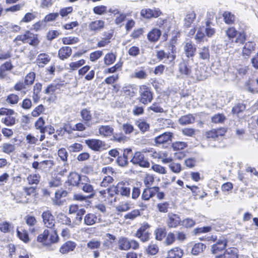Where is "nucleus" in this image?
Returning <instances> with one entry per match:
<instances>
[{
  "mask_svg": "<svg viewBox=\"0 0 258 258\" xmlns=\"http://www.w3.org/2000/svg\"><path fill=\"white\" fill-rule=\"evenodd\" d=\"M59 239V236L56 230H54L51 234H49V230L45 229L42 233L39 234L37 236V241L41 243L43 245L47 246L58 242Z\"/></svg>",
  "mask_w": 258,
  "mask_h": 258,
  "instance_id": "obj_1",
  "label": "nucleus"
},
{
  "mask_svg": "<svg viewBox=\"0 0 258 258\" xmlns=\"http://www.w3.org/2000/svg\"><path fill=\"white\" fill-rule=\"evenodd\" d=\"M131 162L133 164L138 165L142 167L148 168L150 167L149 162L145 158L144 154L140 151L134 153Z\"/></svg>",
  "mask_w": 258,
  "mask_h": 258,
  "instance_id": "obj_2",
  "label": "nucleus"
},
{
  "mask_svg": "<svg viewBox=\"0 0 258 258\" xmlns=\"http://www.w3.org/2000/svg\"><path fill=\"white\" fill-rule=\"evenodd\" d=\"M84 192L89 194V198L92 197L95 194L93 186L91 184L89 178L86 176H82L81 184L79 186Z\"/></svg>",
  "mask_w": 258,
  "mask_h": 258,
  "instance_id": "obj_3",
  "label": "nucleus"
},
{
  "mask_svg": "<svg viewBox=\"0 0 258 258\" xmlns=\"http://www.w3.org/2000/svg\"><path fill=\"white\" fill-rule=\"evenodd\" d=\"M139 92L140 94V101L146 104L151 102L153 97L150 89L146 85L140 87Z\"/></svg>",
  "mask_w": 258,
  "mask_h": 258,
  "instance_id": "obj_4",
  "label": "nucleus"
},
{
  "mask_svg": "<svg viewBox=\"0 0 258 258\" xmlns=\"http://www.w3.org/2000/svg\"><path fill=\"white\" fill-rule=\"evenodd\" d=\"M179 70L182 78H196V79L198 80H202L205 79L204 77L201 76H198V75H196V76H194L191 75L190 67L185 62H183L180 64Z\"/></svg>",
  "mask_w": 258,
  "mask_h": 258,
  "instance_id": "obj_5",
  "label": "nucleus"
},
{
  "mask_svg": "<svg viewBox=\"0 0 258 258\" xmlns=\"http://www.w3.org/2000/svg\"><path fill=\"white\" fill-rule=\"evenodd\" d=\"M43 223L48 228H53L55 225V219L54 216L49 210L44 211L42 214Z\"/></svg>",
  "mask_w": 258,
  "mask_h": 258,
  "instance_id": "obj_6",
  "label": "nucleus"
},
{
  "mask_svg": "<svg viewBox=\"0 0 258 258\" xmlns=\"http://www.w3.org/2000/svg\"><path fill=\"white\" fill-rule=\"evenodd\" d=\"M85 143L89 148L95 151H100L105 146L104 142L98 139L86 140Z\"/></svg>",
  "mask_w": 258,
  "mask_h": 258,
  "instance_id": "obj_7",
  "label": "nucleus"
},
{
  "mask_svg": "<svg viewBox=\"0 0 258 258\" xmlns=\"http://www.w3.org/2000/svg\"><path fill=\"white\" fill-rule=\"evenodd\" d=\"M116 186V190H117V195L121 196L129 197L131 194V188L130 185L127 183L120 182L117 184Z\"/></svg>",
  "mask_w": 258,
  "mask_h": 258,
  "instance_id": "obj_8",
  "label": "nucleus"
},
{
  "mask_svg": "<svg viewBox=\"0 0 258 258\" xmlns=\"http://www.w3.org/2000/svg\"><path fill=\"white\" fill-rule=\"evenodd\" d=\"M167 217L166 223L169 228H175L181 224V220L178 215L168 213Z\"/></svg>",
  "mask_w": 258,
  "mask_h": 258,
  "instance_id": "obj_9",
  "label": "nucleus"
},
{
  "mask_svg": "<svg viewBox=\"0 0 258 258\" xmlns=\"http://www.w3.org/2000/svg\"><path fill=\"white\" fill-rule=\"evenodd\" d=\"M29 87L24 82L19 81L17 82L13 87L15 91L19 92L22 96H25L30 90Z\"/></svg>",
  "mask_w": 258,
  "mask_h": 258,
  "instance_id": "obj_10",
  "label": "nucleus"
},
{
  "mask_svg": "<svg viewBox=\"0 0 258 258\" xmlns=\"http://www.w3.org/2000/svg\"><path fill=\"white\" fill-rule=\"evenodd\" d=\"M227 243V240L224 238H222L213 244L211 247L212 252L214 254L218 253L219 251H222L225 249Z\"/></svg>",
  "mask_w": 258,
  "mask_h": 258,
  "instance_id": "obj_11",
  "label": "nucleus"
},
{
  "mask_svg": "<svg viewBox=\"0 0 258 258\" xmlns=\"http://www.w3.org/2000/svg\"><path fill=\"white\" fill-rule=\"evenodd\" d=\"M77 244L72 241H67L59 248V252L62 254H67L74 250Z\"/></svg>",
  "mask_w": 258,
  "mask_h": 258,
  "instance_id": "obj_12",
  "label": "nucleus"
},
{
  "mask_svg": "<svg viewBox=\"0 0 258 258\" xmlns=\"http://www.w3.org/2000/svg\"><path fill=\"white\" fill-rule=\"evenodd\" d=\"M183 254V249L179 247H175L167 251L165 258H181Z\"/></svg>",
  "mask_w": 258,
  "mask_h": 258,
  "instance_id": "obj_13",
  "label": "nucleus"
},
{
  "mask_svg": "<svg viewBox=\"0 0 258 258\" xmlns=\"http://www.w3.org/2000/svg\"><path fill=\"white\" fill-rule=\"evenodd\" d=\"M102 245L105 249H112L114 246L116 237L110 233H106Z\"/></svg>",
  "mask_w": 258,
  "mask_h": 258,
  "instance_id": "obj_14",
  "label": "nucleus"
},
{
  "mask_svg": "<svg viewBox=\"0 0 258 258\" xmlns=\"http://www.w3.org/2000/svg\"><path fill=\"white\" fill-rule=\"evenodd\" d=\"M82 176L76 172H72L68 176V182L73 186L79 187L81 184Z\"/></svg>",
  "mask_w": 258,
  "mask_h": 258,
  "instance_id": "obj_15",
  "label": "nucleus"
},
{
  "mask_svg": "<svg viewBox=\"0 0 258 258\" xmlns=\"http://www.w3.org/2000/svg\"><path fill=\"white\" fill-rule=\"evenodd\" d=\"M155 186L149 187H147L145 188L141 195V198L142 200L145 201H148L151 198L156 195L157 192Z\"/></svg>",
  "mask_w": 258,
  "mask_h": 258,
  "instance_id": "obj_16",
  "label": "nucleus"
},
{
  "mask_svg": "<svg viewBox=\"0 0 258 258\" xmlns=\"http://www.w3.org/2000/svg\"><path fill=\"white\" fill-rule=\"evenodd\" d=\"M50 56L45 53H42L38 55L36 61L39 68H43L50 60Z\"/></svg>",
  "mask_w": 258,
  "mask_h": 258,
  "instance_id": "obj_17",
  "label": "nucleus"
},
{
  "mask_svg": "<svg viewBox=\"0 0 258 258\" xmlns=\"http://www.w3.org/2000/svg\"><path fill=\"white\" fill-rule=\"evenodd\" d=\"M112 36L113 32L112 31L105 32L103 34V37L98 42L97 46L98 47L106 46L110 42V39Z\"/></svg>",
  "mask_w": 258,
  "mask_h": 258,
  "instance_id": "obj_18",
  "label": "nucleus"
},
{
  "mask_svg": "<svg viewBox=\"0 0 258 258\" xmlns=\"http://www.w3.org/2000/svg\"><path fill=\"white\" fill-rule=\"evenodd\" d=\"M116 186H113L107 188V190H103L99 191V193L100 194V196L102 197V198H104V200H106L105 198L107 197V198L109 200L110 198H113L114 196L117 195V190H116Z\"/></svg>",
  "mask_w": 258,
  "mask_h": 258,
  "instance_id": "obj_19",
  "label": "nucleus"
},
{
  "mask_svg": "<svg viewBox=\"0 0 258 258\" xmlns=\"http://www.w3.org/2000/svg\"><path fill=\"white\" fill-rule=\"evenodd\" d=\"M114 129L109 125H101L99 127V135L104 137L111 136L113 133Z\"/></svg>",
  "mask_w": 258,
  "mask_h": 258,
  "instance_id": "obj_20",
  "label": "nucleus"
},
{
  "mask_svg": "<svg viewBox=\"0 0 258 258\" xmlns=\"http://www.w3.org/2000/svg\"><path fill=\"white\" fill-rule=\"evenodd\" d=\"M172 137L170 133H164L154 139V142L156 144H164L171 140Z\"/></svg>",
  "mask_w": 258,
  "mask_h": 258,
  "instance_id": "obj_21",
  "label": "nucleus"
},
{
  "mask_svg": "<svg viewBox=\"0 0 258 258\" xmlns=\"http://www.w3.org/2000/svg\"><path fill=\"white\" fill-rule=\"evenodd\" d=\"M162 14V12L158 9H145L141 11V16H160Z\"/></svg>",
  "mask_w": 258,
  "mask_h": 258,
  "instance_id": "obj_22",
  "label": "nucleus"
},
{
  "mask_svg": "<svg viewBox=\"0 0 258 258\" xmlns=\"http://www.w3.org/2000/svg\"><path fill=\"white\" fill-rule=\"evenodd\" d=\"M72 53V48L69 46L60 48L58 51V56L60 59L64 60L69 57Z\"/></svg>",
  "mask_w": 258,
  "mask_h": 258,
  "instance_id": "obj_23",
  "label": "nucleus"
},
{
  "mask_svg": "<svg viewBox=\"0 0 258 258\" xmlns=\"http://www.w3.org/2000/svg\"><path fill=\"white\" fill-rule=\"evenodd\" d=\"M132 152L131 149H126L124 150L122 156H119L117 159V163L120 166H125L128 163L127 155Z\"/></svg>",
  "mask_w": 258,
  "mask_h": 258,
  "instance_id": "obj_24",
  "label": "nucleus"
},
{
  "mask_svg": "<svg viewBox=\"0 0 258 258\" xmlns=\"http://www.w3.org/2000/svg\"><path fill=\"white\" fill-rule=\"evenodd\" d=\"M67 195V192L64 190H58L55 192V197L52 199L53 203L55 205H61L62 204L61 201L60 199L62 197H65Z\"/></svg>",
  "mask_w": 258,
  "mask_h": 258,
  "instance_id": "obj_25",
  "label": "nucleus"
},
{
  "mask_svg": "<svg viewBox=\"0 0 258 258\" xmlns=\"http://www.w3.org/2000/svg\"><path fill=\"white\" fill-rule=\"evenodd\" d=\"M129 240L124 237H120L117 241L118 248L121 250H127L130 249Z\"/></svg>",
  "mask_w": 258,
  "mask_h": 258,
  "instance_id": "obj_26",
  "label": "nucleus"
},
{
  "mask_svg": "<svg viewBox=\"0 0 258 258\" xmlns=\"http://www.w3.org/2000/svg\"><path fill=\"white\" fill-rule=\"evenodd\" d=\"M57 220L59 223L73 228L71 219L65 214L62 213H59L57 216Z\"/></svg>",
  "mask_w": 258,
  "mask_h": 258,
  "instance_id": "obj_27",
  "label": "nucleus"
},
{
  "mask_svg": "<svg viewBox=\"0 0 258 258\" xmlns=\"http://www.w3.org/2000/svg\"><path fill=\"white\" fill-rule=\"evenodd\" d=\"M104 26V22L101 20H97L91 22L89 24V29L93 31H98L102 29Z\"/></svg>",
  "mask_w": 258,
  "mask_h": 258,
  "instance_id": "obj_28",
  "label": "nucleus"
},
{
  "mask_svg": "<svg viewBox=\"0 0 258 258\" xmlns=\"http://www.w3.org/2000/svg\"><path fill=\"white\" fill-rule=\"evenodd\" d=\"M184 49L187 57L194 56L196 50V48L190 41L186 42Z\"/></svg>",
  "mask_w": 258,
  "mask_h": 258,
  "instance_id": "obj_29",
  "label": "nucleus"
},
{
  "mask_svg": "<svg viewBox=\"0 0 258 258\" xmlns=\"http://www.w3.org/2000/svg\"><path fill=\"white\" fill-rule=\"evenodd\" d=\"M161 34L160 30L156 28L153 29L148 34V40L151 42L157 41L159 39Z\"/></svg>",
  "mask_w": 258,
  "mask_h": 258,
  "instance_id": "obj_30",
  "label": "nucleus"
},
{
  "mask_svg": "<svg viewBox=\"0 0 258 258\" xmlns=\"http://www.w3.org/2000/svg\"><path fill=\"white\" fill-rule=\"evenodd\" d=\"M195 120V117L192 114H189L180 117L178 122L181 125H186L194 123Z\"/></svg>",
  "mask_w": 258,
  "mask_h": 258,
  "instance_id": "obj_31",
  "label": "nucleus"
},
{
  "mask_svg": "<svg viewBox=\"0 0 258 258\" xmlns=\"http://www.w3.org/2000/svg\"><path fill=\"white\" fill-rule=\"evenodd\" d=\"M247 90L252 93H258V78L255 80L249 81L246 84Z\"/></svg>",
  "mask_w": 258,
  "mask_h": 258,
  "instance_id": "obj_32",
  "label": "nucleus"
},
{
  "mask_svg": "<svg viewBox=\"0 0 258 258\" xmlns=\"http://www.w3.org/2000/svg\"><path fill=\"white\" fill-rule=\"evenodd\" d=\"M85 62V60L84 59H81L76 61H72L69 63V67L67 69L70 70V72L76 71L81 67L83 66Z\"/></svg>",
  "mask_w": 258,
  "mask_h": 258,
  "instance_id": "obj_33",
  "label": "nucleus"
},
{
  "mask_svg": "<svg viewBox=\"0 0 258 258\" xmlns=\"http://www.w3.org/2000/svg\"><path fill=\"white\" fill-rule=\"evenodd\" d=\"M198 54L200 58L208 60L210 58V50L208 47L204 46L199 48Z\"/></svg>",
  "mask_w": 258,
  "mask_h": 258,
  "instance_id": "obj_34",
  "label": "nucleus"
},
{
  "mask_svg": "<svg viewBox=\"0 0 258 258\" xmlns=\"http://www.w3.org/2000/svg\"><path fill=\"white\" fill-rule=\"evenodd\" d=\"M86 211L84 209H80L79 211L76 213V217L72 222L73 227H75L77 225H79L82 220V216L85 214Z\"/></svg>",
  "mask_w": 258,
  "mask_h": 258,
  "instance_id": "obj_35",
  "label": "nucleus"
},
{
  "mask_svg": "<svg viewBox=\"0 0 258 258\" xmlns=\"http://www.w3.org/2000/svg\"><path fill=\"white\" fill-rule=\"evenodd\" d=\"M238 252L237 248L230 247L225 250L224 254L225 258H238Z\"/></svg>",
  "mask_w": 258,
  "mask_h": 258,
  "instance_id": "obj_36",
  "label": "nucleus"
},
{
  "mask_svg": "<svg viewBox=\"0 0 258 258\" xmlns=\"http://www.w3.org/2000/svg\"><path fill=\"white\" fill-rule=\"evenodd\" d=\"M159 251V247L157 244L151 242L146 249V253L150 255H154Z\"/></svg>",
  "mask_w": 258,
  "mask_h": 258,
  "instance_id": "obj_37",
  "label": "nucleus"
},
{
  "mask_svg": "<svg viewBox=\"0 0 258 258\" xmlns=\"http://www.w3.org/2000/svg\"><path fill=\"white\" fill-rule=\"evenodd\" d=\"M45 121L42 117H39L35 123V126L37 130H39L41 134H44L47 129L46 126H44Z\"/></svg>",
  "mask_w": 258,
  "mask_h": 258,
  "instance_id": "obj_38",
  "label": "nucleus"
},
{
  "mask_svg": "<svg viewBox=\"0 0 258 258\" xmlns=\"http://www.w3.org/2000/svg\"><path fill=\"white\" fill-rule=\"evenodd\" d=\"M20 100V97L18 95L14 93H11L7 96L6 99V101L7 103L11 105H15L19 102Z\"/></svg>",
  "mask_w": 258,
  "mask_h": 258,
  "instance_id": "obj_39",
  "label": "nucleus"
},
{
  "mask_svg": "<svg viewBox=\"0 0 258 258\" xmlns=\"http://www.w3.org/2000/svg\"><path fill=\"white\" fill-rule=\"evenodd\" d=\"M97 220V217L95 215L92 213L87 214L84 217V222L87 225H92Z\"/></svg>",
  "mask_w": 258,
  "mask_h": 258,
  "instance_id": "obj_40",
  "label": "nucleus"
},
{
  "mask_svg": "<svg viewBox=\"0 0 258 258\" xmlns=\"http://www.w3.org/2000/svg\"><path fill=\"white\" fill-rule=\"evenodd\" d=\"M16 119L13 115H7L2 118L1 121L7 126H12L16 123Z\"/></svg>",
  "mask_w": 258,
  "mask_h": 258,
  "instance_id": "obj_41",
  "label": "nucleus"
},
{
  "mask_svg": "<svg viewBox=\"0 0 258 258\" xmlns=\"http://www.w3.org/2000/svg\"><path fill=\"white\" fill-rule=\"evenodd\" d=\"M2 151L7 154H10L14 152L16 149L15 145L9 143H5L3 144Z\"/></svg>",
  "mask_w": 258,
  "mask_h": 258,
  "instance_id": "obj_42",
  "label": "nucleus"
},
{
  "mask_svg": "<svg viewBox=\"0 0 258 258\" xmlns=\"http://www.w3.org/2000/svg\"><path fill=\"white\" fill-rule=\"evenodd\" d=\"M140 215V211L138 209H135L124 215V219L125 220H134Z\"/></svg>",
  "mask_w": 258,
  "mask_h": 258,
  "instance_id": "obj_43",
  "label": "nucleus"
},
{
  "mask_svg": "<svg viewBox=\"0 0 258 258\" xmlns=\"http://www.w3.org/2000/svg\"><path fill=\"white\" fill-rule=\"evenodd\" d=\"M29 33H30L29 31H27L24 34H21V35H18L15 38L14 41L16 43H17V44H18V45H21V42L23 43H27Z\"/></svg>",
  "mask_w": 258,
  "mask_h": 258,
  "instance_id": "obj_44",
  "label": "nucleus"
},
{
  "mask_svg": "<svg viewBox=\"0 0 258 258\" xmlns=\"http://www.w3.org/2000/svg\"><path fill=\"white\" fill-rule=\"evenodd\" d=\"M26 222L28 225L32 227L30 228L29 231L31 233L34 232L36 231V229L33 226H34L37 222L36 218L33 216H27L26 217Z\"/></svg>",
  "mask_w": 258,
  "mask_h": 258,
  "instance_id": "obj_45",
  "label": "nucleus"
},
{
  "mask_svg": "<svg viewBox=\"0 0 258 258\" xmlns=\"http://www.w3.org/2000/svg\"><path fill=\"white\" fill-rule=\"evenodd\" d=\"M27 43L33 46H37L39 43L37 35L30 32Z\"/></svg>",
  "mask_w": 258,
  "mask_h": 258,
  "instance_id": "obj_46",
  "label": "nucleus"
},
{
  "mask_svg": "<svg viewBox=\"0 0 258 258\" xmlns=\"http://www.w3.org/2000/svg\"><path fill=\"white\" fill-rule=\"evenodd\" d=\"M36 75L34 72H31L28 73L24 78V82L30 87L34 83Z\"/></svg>",
  "mask_w": 258,
  "mask_h": 258,
  "instance_id": "obj_47",
  "label": "nucleus"
},
{
  "mask_svg": "<svg viewBox=\"0 0 258 258\" xmlns=\"http://www.w3.org/2000/svg\"><path fill=\"white\" fill-rule=\"evenodd\" d=\"M61 86L59 84H51L44 90V92L46 94H52L59 89Z\"/></svg>",
  "mask_w": 258,
  "mask_h": 258,
  "instance_id": "obj_48",
  "label": "nucleus"
},
{
  "mask_svg": "<svg viewBox=\"0 0 258 258\" xmlns=\"http://www.w3.org/2000/svg\"><path fill=\"white\" fill-rule=\"evenodd\" d=\"M253 43L252 42H248L245 43L244 45L243 49H242V55L244 56H249L253 49Z\"/></svg>",
  "mask_w": 258,
  "mask_h": 258,
  "instance_id": "obj_49",
  "label": "nucleus"
},
{
  "mask_svg": "<svg viewBox=\"0 0 258 258\" xmlns=\"http://www.w3.org/2000/svg\"><path fill=\"white\" fill-rule=\"evenodd\" d=\"M206 248V245L201 243L195 244L192 248L191 253L194 255H197L202 252Z\"/></svg>",
  "mask_w": 258,
  "mask_h": 258,
  "instance_id": "obj_50",
  "label": "nucleus"
},
{
  "mask_svg": "<svg viewBox=\"0 0 258 258\" xmlns=\"http://www.w3.org/2000/svg\"><path fill=\"white\" fill-rule=\"evenodd\" d=\"M40 176L38 174H33L29 175L27 179L29 184H37L40 180Z\"/></svg>",
  "mask_w": 258,
  "mask_h": 258,
  "instance_id": "obj_51",
  "label": "nucleus"
},
{
  "mask_svg": "<svg viewBox=\"0 0 258 258\" xmlns=\"http://www.w3.org/2000/svg\"><path fill=\"white\" fill-rule=\"evenodd\" d=\"M122 65V63L121 62L117 63L114 66L105 69L104 71V73L105 74L115 73L117 71L121 69Z\"/></svg>",
  "mask_w": 258,
  "mask_h": 258,
  "instance_id": "obj_52",
  "label": "nucleus"
},
{
  "mask_svg": "<svg viewBox=\"0 0 258 258\" xmlns=\"http://www.w3.org/2000/svg\"><path fill=\"white\" fill-rule=\"evenodd\" d=\"M17 235L19 238L25 243H28L30 241L28 234L26 230L19 231L17 230Z\"/></svg>",
  "mask_w": 258,
  "mask_h": 258,
  "instance_id": "obj_53",
  "label": "nucleus"
},
{
  "mask_svg": "<svg viewBox=\"0 0 258 258\" xmlns=\"http://www.w3.org/2000/svg\"><path fill=\"white\" fill-rule=\"evenodd\" d=\"M155 181L154 176L152 174H147L144 179V183L146 187H152Z\"/></svg>",
  "mask_w": 258,
  "mask_h": 258,
  "instance_id": "obj_54",
  "label": "nucleus"
},
{
  "mask_svg": "<svg viewBox=\"0 0 258 258\" xmlns=\"http://www.w3.org/2000/svg\"><path fill=\"white\" fill-rule=\"evenodd\" d=\"M186 143L184 142H175L172 143V147L174 151H179L183 150L187 147Z\"/></svg>",
  "mask_w": 258,
  "mask_h": 258,
  "instance_id": "obj_55",
  "label": "nucleus"
},
{
  "mask_svg": "<svg viewBox=\"0 0 258 258\" xmlns=\"http://www.w3.org/2000/svg\"><path fill=\"white\" fill-rule=\"evenodd\" d=\"M115 58V56L113 53H107L104 57V63L107 66L110 65L114 62Z\"/></svg>",
  "mask_w": 258,
  "mask_h": 258,
  "instance_id": "obj_56",
  "label": "nucleus"
},
{
  "mask_svg": "<svg viewBox=\"0 0 258 258\" xmlns=\"http://www.w3.org/2000/svg\"><path fill=\"white\" fill-rule=\"evenodd\" d=\"M151 169L154 171L160 174H165L167 173L165 168L159 164H153Z\"/></svg>",
  "mask_w": 258,
  "mask_h": 258,
  "instance_id": "obj_57",
  "label": "nucleus"
},
{
  "mask_svg": "<svg viewBox=\"0 0 258 258\" xmlns=\"http://www.w3.org/2000/svg\"><path fill=\"white\" fill-rule=\"evenodd\" d=\"M81 115L83 120L86 122H88L92 119V115L90 111L86 108L83 109L81 111Z\"/></svg>",
  "mask_w": 258,
  "mask_h": 258,
  "instance_id": "obj_58",
  "label": "nucleus"
},
{
  "mask_svg": "<svg viewBox=\"0 0 258 258\" xmlns=\"http://www.w3.org/2000/svg\"><path fill=\"white\" fill-rule=\"evenodd\" d=\"M136 124L142 132H145L148 131L150 127L149 124L144 120L137 121Z\"/></svg>",
  "mask_w": 258,
  "mask_h": 258,
  "instance_id": "obj_59",
  "label": "nucleus"
},
{
  "mask_svg": "<svg viewBox=\"0 0 258 258\" xmlns=\"http://www.w3.org/2000/svg\"><path fill=\"white\" fill-rule=\"evenodd\" d=\"M156 239L158 240H162L165 237L166 234V230L165 228H159L155 231Z\"/></svg>",
  "mask_w": 258,
  "mask_h": 258,
  "instance_id": "obj_60",
  "label": "nucleus"
},
{
  "mask_svg": "<svg viewBox=\"0 0 258 258\" xmlns=\"http://www.w3.org/2000/svg\"><path fill=\"white\" fill-rule=\"evenodd\" d=\"M157 57L160 59L162 60L164 57H167L170 59V61H172L174 60L175 56L173 54L168 55L163 50H160L157 52Z\"/></svg>",
  "mask_w": 258,
  "mask_h": 258,
  "instance_id": "obj_61",
  "label": "nucleus"
},
{
  "mask_svg": "<svg viewBox=\"0 0 258 258\" xmlns=\"http://www.w3.org/2000/svg\"><path fill=\"white\" fill-rule=\"evenodd\" d=\"M64 44H74L79 42V39L76 37H67L62 38V40Z\"/></svg>",
  "mask_w": 258,
  "mask_h": 258,
  "instance_id": "obj_62",
  "label": "nucleus"
},
{
  "mask_svg": "<svg viewBox=\"0 0 258 258\" xmlns=\"http://www.w3.org/2000/svg\"><path fill=\"white\" fill-rule=\"evenodd\" d=\"M245 109V106L242 103H237L232 108V112L233 114H238L243 111Z\"/></svg>",
  "mask_w": 258,
  "mask_h": 258,
  "instance_id": "obj_63",
  "label": "nucleus"
},
{
  "mask_svg": "<svg viewBox=\"0 0 258 258\" xmlns=\"http://www.w3.org/2000/svg\"><path fill=\"white\" fill-rule=\"evenodd\" d=\"M147 76V74L145 71L143 70H136L132 77L139 79H144L146 78Z\"/></svg>",
  "mask_w": 258,
  "mask_h": 258,
  "instance_id": "obj_64",
  "label": "nucleus"
}]
</instances>
